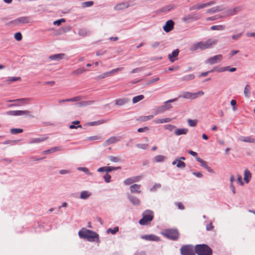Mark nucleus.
Returning <instances> with one entry per match:
<instances>
[{
    "instance_id": "obj_1",
    "label": "nucleus",
    "mask_w": 255,
    "mask_h": 255,
    "mask_svg": "<svg viewBox=\"0 0 255 255\" xmlns=\"http://www.w3.org/2000/svg\"><path fill=\"white\" fill-rule=\"evenodd\" d=\"M78 234L81 238L86 239L89 242H99L98 234L92 230L83 228L79 231Z\"/></svg>"
},
{
    "instance_id": "obj_2",
    "label": "nucleus",
    "mask_w": 255,
    "mask_h": 255,
    "mask_svg": "<svg viewBox=\"0 0 255 255\" xmlns=\"http://www.w3.org/2000/svg\"><path fill=\"white\" fill-rule=\"evenodd\" d=\"M195 251L198 255H212V250L207 245H197L195 247Z\"/></svg>"
},
{
    "instance_id": "obj_3",
    "label": "nucleus",
    "mask_w": 255,
    "mask_h": 255,
    "mask_svg": "<svg viewBox=\"0 0 255 255\" xmlns=\"http://www.w3.org/2000/svg\"><path fill=\"white\" fill-rule=\"evenodd\" d=\"M153 217V212L149 210H146L142 214V218L139 221V224L146 225L148 222L152 220Z\"/></svg>"
},
{
    "instance_id": "obj_4",
    "label": "nucleus",
    "mask_w": 255,
    "mask_h": 255,
    "mask_svg": "<svg viewBox=\"0 0 255 255\" xmlns=\"http://www.w3.org/2000/svg\"><path fill=\"white\" fill-rule=\"evenodd\" d=\"M181 255H195V248L192 245H187L183 246L180 249Z\"/></svg>"
},
{
    "instance_id": "obj_5",
    "label": "nucleus",
    "mask_w": 255,
    "mask_h": 255,
    "mask_svg": "<svg viewBox=\"0 0 255 255\" xmlns=\"http://www.w3.org/2000/svg\"><path fill=\"white\" fill-rule=\"evenodd\" d=\"M204 94V93L202 91H199L196 93L184 92L181 97L184 99L194 100L199 96H203Z\"/></svg>"
},
{
    "instance_id": "obj_6",
    "label": "nucleus",
    "mask_w": 255,
    "mask_h": 255,
    "mask_svg": "<svg viewBox=\"0 0 255 255\" xmlns=\"http://www.w3.org/2000/svg\"><path fill=\"white\" fill-rule=\"evenodd\" d=\"M176 101L177 99H173L165 102L164 105L158 107L156 111V114L163 113L165 111L172 108V106L171 104H170V103L171 102H175Z\"/></svg>"
},
{
    "instance_id": "obj_7",
    "label": "nucleus",
    "mask_w": 255,
    "mask_h": 255,
    "mask_svg": "<svg viewBox=\"0 0 255 255\" xmlns=\"http://www.w3.org/2000/svg\"><path fill=\"white\" fill-rule=\"evenodd\" d=\"M164 236L173 240H177L179 238V233L177 230L169 229L165 230L163 233Z\"/></svg>"
},
{
    "instance_id": "obj_8",
    "label": "nucleus",
    "mask_w": 255,
    "mask_h": 255,
    "mask_svg": "<svg viewBox=\"0 0 255 255\" xmlns=\"http://www.w3.org/2000/svg\"><path fill=\"white\" fill-rule=\"evenodd\" d=\"M216 43L217 40L209 39L206 41H201L198 42V45H199V49L204 50L211 47L212 45L215 44Z\"/></svg>"
},
{
    "instance_id": "obj_9",
    "label": "nucleus",
    "mask_w": 255,
    "mask_h": 255,
    "mask_svg": "<svg viewBox=\"0 0 255 255\" xmlns=\"http://www.w3.org/2000/svg\"><path fill=\"white\" fill-rule=\"evenodd\" d=\"M223 59V56L218 54L208 58L205 61V63L209 65H213L221 62Z\"/></svg>"
},
{
    "instance_id": "obj_10",
    "label": "nucleus",
    "mask_w": 255,
    "mask_h": 255,
    "mask_svg": "<svg viewBox=\"0 0 255 255\" xmlns=\"http://www.w3.org/2000/svg\"><path fill=\"white\" fill-rule=\"evenodd\" d=\"M200 18L201 15L199 14L195 13L185 16L184 17H182V20L184 22L188 23L191 21L198 20Z\"/></svg>"
},
{
    "instance_id": "obj_11",
    "label": "nucleus",
    "mask_w": 255,
    "mask_h": 255,
    "mask_svg": "<svg viewBox=\"0 0 255 255\" xmlns=\"http://www.w3.org/2000/svg\"><path fill=\"white\" fill-rule=\"evenodd\" d=\"M216 3L215 0H212L209 2H206L205 3H203L202 4H195L192 5L189 7V10H194L196 9H200L202 8H204L206 7L210 6Z\"/></svg>"
},
{
    "instance_id": "obj_12",
    "label": "nucleus",
    "mask_w": 255,
    "mask_h": 255,
    "mask_svg": "<svg viewBox=\"0 0 255 255\" xmlns=\"http://www.w3.org/2000/svg\"><path fill=\"white\" fill-rule=\"evenodd\" d=\"M30 21V18L28 16H22L18 17L14 20L12 21L11 23L14 25H18L20 24H26Z\"/></svg>"
},
{
    "instance_id": "obj_13",
    "label": "nucleus",
    "mask_w": 255,
    "mask_h": 255,
    "mask_svg": "<svg viewBox=\"0 0 255 255\" xmlns=\"http://www.w3.org/2000/svg\"><path fill=\"white\" fill-rule=\"evenodd\" d=\"M121 139V137L120 136H112L104 142V146H107L116 143V142L120 141Z\"/></svg>"
},
{
    "instance_id": "obj_14",
    "label": "nucleus",
    "mask_w": 255,
    "mask_h": 255,
    "mask_svg": "<svg viewBox=\"0 0 255 255\" xmlns=\"http://www.w3.org/2000/svg\"><path fill=\"white\" fill-rule=\"evenodd\" d=\"M174 24V22L172 20L167 21L165 25L163 27V30L166 32H170L173 29Z\"/></svg>"
},
{
    "instance_id": "obj_15",
    "label": "nucleus",
    "mask_w": 255,
    "mask_h": 255,
    "mask_svg": "<svg viewBox=\"0 0 255 255\" xmlns=\"http://www.w3.org/2000/svg\"><path fill=\"white\" fill-rule=\"evenodd\" d=\"M48 137L46 135L42 136L40 137L33 138L30 139L29 143H38L43 142L47 139Z\"/></svg>"
},
{
    "instance_id": "obj_16",
    "label": "nucleus",
    "mask_w": 255,
    "mask_h": 255,
    "mask_svg": "<svg viewBox=\"0 0 255 255\" xmlns=\"http://www.w3.org/2000/svg\"><path fill=\"white\" fill-rule=\"evenodd\" d=\"M129 6V4L127 2H121L117 4L115 7L114 9L116 10H121L128 8Z\"/></svg>"
},
{
    "instance_id": "obj_17",
    "label": "nucleus",
    "mask_w": 255,
    "mask_h": 255,
    "mask_svg": "<svg viewBox=\"0 0 255 255\" xmlns=\"http://www.w3.org/2000/svg\"><path fill=\"white\" fill-rule=\"evenodd\" d=\"M120 167H112V166H105L100 167L98 169V171L102 172V171H106L107 172H111L113 170H116L117 169H120Z\"/></svg>"
},
{
    "instance_id": "obj_18",
    "label": "nucleus",
    "mask_w": 255,
    "mask_h": 255,
    "mask_svg": "<svg viewBox=\"0 0 255 255\" xmlns=\"http://www.w3.org/2000/svg\"><path fill=\"white\" fill-rule=\"evenodd\" d=\"M140 185L134 184L130 186V190L131 193L139 194L141 193Z\"/></svg>"
},
{
    "instance_id": "obj_19",
    "label": "nucleus",
    "mask_w": 255,
    "mask_h": 255,
    "mask_svg": "<svg viewBox=\"0 0 255 255\" xmlns=\"http://www.w3.org/2000/svg\"><path fill=\"white\" fill-rule=\"evenodd\" d=\"M65 57V54L60 53L50 56L49 57V59L51 60L59 61V60L64 59Z\"/></svg>"
},
{
    "instance_id": "obj_20",
    "label": "nucleus",
    "mask_w": 255,
    "mask_h": 255,
    "mask_svg": "<svg viewBox=\"0 0 255 255\" xmlns=\"http://www.w3.org/2000/svg\"><path fill=\"white\" fill-rule=\"evenodd\" d=\"M25 116L27 117H29L31 118H33L34 116L31 115V112L30 111L25 110V111H22V110H17V116Z\"/></svg>"
},
{
    "instance_id": "obj_21",
    "label": "nucleus",
    "mask_w": 255,
    "mask_h": 255,
    "mask_svg": "<svg viewBox=\"0 0 255 255\" xmlns=\"http://www.w3.org/2000/svg\"><path fill=\"white\" fill-rule=\"evenodd\" d=\"M179 52V50L176 49L173 51L171 54L168 55V58L171 62H173L175 60L176 58L178 55Z\"/></svg>"
},
{
    "instance_id": "obj_22",
    "label": "nucleus",
    "mask_w": 255,
    "mask_h": 255,
    "mask_svg": "<svg viewBox=\"0 0 255 255\" xmlns=\"http://www.w3.org/2000/svg\"><path fill=\"white\" fill-rule=\"evenodd\" d=\"M172 164L173 165L176 164V166L179 168H184L186 166L185 163L181 160H179L178 159H176L175 160H174Z\"/></svg>"
},
{
    "instance_id": "obj_23",
    "label": "nucleus",
    "mask_w": 255,
    "mask_h": 255,
    "mask_svg": "<svg viewBox=\"0 0 255 255\" xmlns=\"http://www.w3.org/2000/svg\"><path fill=\"white\" fill-rule=\"evenodd\" d=\"M141 238L142 239H144L145 240L147 241H158L159 238L156 236H154L153 235H144L141 236Z\"/></svg>"
},
{
    "instance_id": "obj_24",
    "label": "nucleus",
    "mask_w": 255,
    "mask_h": 255,
    "mask_svg": "<svg viewBox=\"0 0 255 255\" xmlns=\"http://www.w3.org/2000/svg\"><path fill=\"white\" fill-rule=\"evenodd\" d=\"M129 102V99L128 98H123L117 99L115 100V104L119 106H121L125 105Z\"/></svg>"
},
{
    "instance_id": "obj_25",
    "label": "nucleus",
    "mask_w": 255,
    "mask_h": 255,
    "mask_svg": "<svg viewBox=\"0 0 255 255\" xmlns=\"http://www.w3.org/2000/svg\"><path fill=\"white\" fill-rule=\"evenodd\" d=\"M240 140L241 141L245 142L255 143V138L252 136H241L240 138Z\"/></svg>"
},
{
    "instance_id": "obj_26",
    "label": "nucleus",
    "mask_w": 255,
    "mask_h": 255,
    "mask_svg": "<svg viewBox=\"0 0 255 255\" xmlns=\"http://www.w3.org/2000/svg\"><path fill=\"white\" fill-rule=\"evenodd\" d=\"M188 131V129L186 128H177L174 130V134L176 135H180L182 134H186Z\"/></svg>"
},
{
    "instance_id": "obj_27",
    "label": "nucleus",
    "mask_w": 255,
    "mask_h": 255,
    "mask_svg": "<svg viewBox=\"0 0 255 255\" xmlns=\"http://www.w3.org/2000/svg\"><path fill=\"white\" fill-rule=\"evenodd\" d=\"M171 119L169 118H164V119H155L153 121V122L155 124H163L166 123H169L171 121Z\"/></svg>"
},
{
    "instance_id": "obj_28",
    "label": "nucleus",
    "mask_w": 255,
    "mask_h": 255,
    "mask_svg": "<svg viewBox=\"0 0 255 255\" xmlns=\"http://www.w3.org/2000/svg\"><path fill=\"white\" fill-rule=\"evenodd\" d=\"M128 198L131 203L134 205H138L140 204V200L135 196H129Z\"/></svg>"
},
{
    "instance_id": "obj_29",
    "label": "nucleus",
    "mask_w": 255,
    "mask_h": 255,
    "mask_svg": "<svg viewBox=\"0 0 255 255\" xmlns=\"http://www.w3.org/2000/svg\"><path fill=\"white\" fill-rule=\"evenodd\" d=\"M87 70L85 68H84L83 67H81V68H79L76 69V70L72 71L71 72V74L74 76H77V75H79L80 74H81L84 73Z\"/></svg>"
},
{
    "instance_id": "obj_30",
    "label": "nucleus",
    "mask_w": 255,
    "mask_h": 255,
    "mask_svg": "<svg viewBox=\"0 0 255 255\" xmlns=\"http://www.w3.org/2000/svg\"><path fill=\"white\" fill-rule=\"evenodd\" d=\"M138 180V177H134L132 178H129L126 179L124 182L125 185H130L133 183V182L137 181Z\"/></svg>"
},
{
    "instance_id": "obj_31",
    "label": "nucleus",
    "mask_w": 255,
    "mask_h": 255,
    "mask_svg": "<svg viewBox=\"0 0 255 255\" xmlns=\"http://www.w3.org/2000/svg\"><path fill=\"white\" fill-rule=\"evenodd\" d=\"M30 101H31V99L30 98H21V99H16V100H9L8 102H15V101H19L21 102L20 105H24L26 103H28Z\"/></svg>"
},
{
    "instance_id": "obj_32",
    "label": "nucleus",
    "mask_w": 255,
    "mask_h": 255,
    "mask_svg": "<svg viewBox=\"0 0 255 255\" xmlns=\"http://www.w3.org/2000/svg\"><path fill=\"white\" fill-rule=\"evenodd\" d=\"M61 150V148L60 147H54L51 148L49 149L44 151L43 152V154H45L51 153H53V152L57 151H60Z\"/></svg>"
},
{
    "instance_id": "obj_33",
    "label": "nucleus",
    "mask_w": 255,
    "mask_h": 255,
    "mask_svg": "<svg viewBox=\"0 0 255 255\" xmlns=\"http://www.w3.org/2000/svg\"><path fill=\"white\" fill-rule=\"evenodd\" d=\"M91 195V193L88 191H83L80 194V198L87 199Z\"/></svg>"
},
{
    "instance_id": "obj_34",
    "label": "nucleus",
    "mask_w": 255,
    "mask_h": 255,
    "mask_svg": "<svg viewBox=\"0 0 255 255\" xmlns=\"http://www.w3.org/2000/svg\"><path fill=\"white\" fill-rule=\"evenodd\" d=\"M223 9L222 7L220 6H217L209 9L207 10V13H214L220 11H221Z\"/></svg>"
},
{
    "instance_id": "obj_35",
    "label": "nucleus",
    "mask_w": 255,
    "mask_h": 255,
    "mask_svg": "<svg viewBox=\"0 0 255 255\" xmlns=\"http://www.w3.org/2000/svg\"><path fill=\"white\" fill-rule=\"evenodd\" d=\"M82 126L80 125V121H75L72 123V125L69 126L70 129L82 128Z\"/></svg>"
},
{
    "instance_id": "obj_36",
    "label": "nucleus",
    "mask_w": 255,
    "mask_h": 255,
    "mask_svg": "<svg viewBox=\"0 0 255 255\" xmlns=\"http://www.w3.org/2000/svg\"><path fill=\"white\" fill-rule=\"evenodd\" d=\"M153 118V115H149V116H140V117H139L138 119H137V120L141 122H146L149 120L152 119Z\"/></svg>"
},
{
    "instance_id": "obj_37",
    "label": "nucleus",
    "mask_w": 255,
    "mask_h": 255,
    "mask_svg": "<svg viewBox=\"0 0 255 255\" xmlns=\"http://www.w3.org/2000/svg\"><path fill=\"white\" fill-rule=\"evenodd\" d=\"M166 159V157L162 155H158L154 157L153 160L155 162H162Z\"/></svg>"
},
{
    "instance_id": "obj_38",
    "label": "nucleus",
    "mask_w": 255,
    "mask_h": 255,
    "mask_svg": "<svg viewBox=\"0 0 255 255\" xmlns=\"http://www.w3.org/2000/svg\"><path fill=\"white\" fill-rule=\"evenodd\" d=\"M251 178V173L248 170H246L244 172V180L246 182L248 183L249 179Z\"/></svg>"
},
{
    "instance_id": "obj_39",
    "label": "nucleus",
    "mask_w": 255,
    "mask_h": 255,
    "mask_svg": "<svg viewBox=\"0 0 255 255\" xmlns=\"http://www.w3.org/2000/svg\"><path fill=\"white\" fill-rule=\"evenodd\" d=\"M144 97L142 95H140L135 97H134L132 98V101L133 104H135L144 99Z\"/></svg>"
},
{
    "instance_id": "obj_40",
    "label": "nucleus",
    "mask_w": 255,
    "mask_h": 255,
    "mask_svg": "<svg viewBox=\"0 0 255 255\" xmlns=\"http://www.w3.org/2000/svg\"><path fill=\"white\" fill-rule=\"evenodd\" d=\"M225 28V26L223 25H213L210 27L212 30H223Z\"/></svg>"
},
{
    "instance_id": "obj_41",
    "label": "nucleus",
    "mask_w": 255,
    "mask_h": 255,
    "mask_svg": "<svg viewBox=\"0 0 255 255\" xmlns=\"http://www.w3.org/2000/svg\"><path fill=\"white\" fill-rule=\"evenodd\" d=\"M80 100H81V97L78 96V97H74L72 98L63 100L62 101H59V103L64 102H77V101H80Z\"/></svg>"
},
{
    "instance_id": "obj_42",
    "label": "nucleus",
    "mask_w": 255,
    "mask_h": 255,
    "mask_svg": "<svg viewBox=\"0 0 255 255\" xmlns=\"http://www.w3.org/2000/svg\"><path fill=\"white\" fill-rule=\"evenodd\" d=\"M23 132V129L21 128H13L10 129V132L12 134H16Z\"/></svg>"
},
{
    "instance_id": "obj_43",
    "label": "nucleus",
    "mask_w": 255,
    "mask_h": 255,
    "mask_svg": "<svg viewBox=\"0 0 255 255\" xmlns=\"http://www.w3.org/2000/svg\"><path fill=\"white\" fill-rule=\"evenodd\" d=\"M196 159L197 160V161H198L199 162H200L201 163V165L202 166H203V167H204L205 169L206 168H207L208 165L207 164V162L204 160H203L202 159L200 158V157H197L196 158Z\"/></svg>"
},
{
    "instance_id": "obj_44",
    "label": "nucleus",
    "mask_w": 255,
    "mask_h": 255,
    "mask_svg": "<svg viewBox=\"0 0 255 255\" xmlns=\"http://www.w3.org/2000/svg\"><path fill=\"white\" fill-rule=\"evenodd\" d=\"M251 90V87L249 85H246L245 87L244 93L246 97H248L249 96Z\"/></svg>"
},
{
    "instance_id": "obj_45",
    "label": "nucleus",
    "mask_w": 255,
    "mask_h": 255,
    "mask_svg": "<svg viewBox=\"0 0 255 255\" xmlns=\"http://www.w3.org/2000/svg\"><path fill=\"white\" fill-rule=\"evenodd\" d=\"M78 34L79 35H81L82 36H87L88 35L89 31L85 28H82V29H79Z\"/></svg>"
},
{
    "instance_id": "obj_46",
    "label": "nucleus",
    "mask_w": 255,
    "mask_h": 255,
    "mask_svg": "<svg viewBox=\"0 0 255 255\" xmlns=\"http://www.w3.org/2000/svg\"><path fill=\"white\" fill-rule=\"evenodd\" d=\"M104 123H105V121L103 120H102L98 121L90 122L89 123V125L90 126H95L104 124Z\"/></svg>"
},
{
    "instance_id": "obj_47",
    "label": "nucleus",
    "mask_w": 255,
    "mask_h": 255,
    "mask_svg": "<svg viewBox=\"0 0 255 255\" xmlns=\"http://www.w3.org/2000/svg\"><path fill=\"white\" fill-rule=\"evenodd\" d=\"M188 124L190 127H195L197 124V121L196 120L189 119L187 121Z\"/></svg>"
},
{
    "instance_id": "obj_48",
    "label": "nucleus",
    "mask_w": 255,
    "mask_h": 255,
    "mask_svg": "<svg viewBox=\"0 0 255 255\" xmlns=\"http://www.w3.org/2000/svg\"><path fill=\"white\" fill-rule=\"evenodd\" d=\"M119 231V227H116L113 229L109 228L107 230V232L108 233H111L112 234H115Z\"/></svg>"
},
{
    "instance_id": "obj_49",
    "label": "nucleus",
    "mask_w": 255,
    "mask_h": 255,
    "mask_svg": "<svg viewBox=\"0 0 255 255\" xmlns=\"http://www.w3.org/2000/svg\"><path fill=\"white\" fill-rule=\"evenodd\" d=\"M110 76H111L109 72H105V73H102L100 75L98 76L97 77V78L98 79H104L105 78H107V77H108Z\"/></svg>"
},
{
    "instance_id": "obj_50",
    "label": "nucleus",
    "mask_w": 255,
    "mask_h": 255,
    "mask_svg": "<svg viewBox=\"0 0 255 255\" xmlns=\"http://www.w3.org/2000/svg\"><path fill=\"white\" fill-rule=\"evenodd\" d=\"M195 78L194 74H189L183 77V79L185 81H189Z\"/></svg>"
},
{
    "instance_id": "obj_51",
    "label": "nucleus",
    "mask_w": 255,
    "mask_h": 255,
    "mask_svg": "<svg viewBox=\"0 0 255 255\" xmlns=\"http://www.w3.org/2000/svg\"><path fill=\"white\" fill-rule=\"evenodd\" d=\"M109 158L111 161L113 162H118L121 161V159L119 157H115L114 156H110Z\"/></svg>"
},
{
    "instance_id": "obj_52",
    "label": "nucleus",
    "mask_w": 255,
    "mask_h": 255,
    "mask_svg": "<svg viewBox=\"0 0 255 255\" xmlns=\"http://www.w3.org/2000/svg\"><path fill=\"white\" fill-rule=\"evenodd\" d=\"M229 67L227 66V67H221L220 68H216L215 71L218 72H224L226 71H228V70L229 71Z\"/></svg>"
},
{
    "instance_id": "obj_53",
    "label": "nucleus",
    "mask_w": 255,
    "mask_h": 255,
    "mask_svg": "<svg viewBox=\"0 0 255 255\" xmlns=\"http://www.w3.org/2000/svg\"><path fill=\"white\" fill-rule=\"evenodd\" d=\"M124 69V68L123 67H121V68H116V69H113L111 71H109V73L110 74V75L111 76L116 73H117L119 71H121L122 70H123Z\"/></svg>"
},
{
    "instance_id": "obj_54",
    "label": "nucleus",
    "mask_w": 255,
    "mask_h": 255,
    "mask_svg": "<svg viewBox=\"0 0 255 255\" xmlns=\"http://www.w3.org/2000/svg\"><path fill=\"white\" fill-rule=\"evenodd\" d=\"M215 70H216V67H214L210 71L201 73L199 76L200 77H205V76H207L209 73H211V72H214V71H215Z\"/></svg>"
},
{
    "instance_id": "obj_55",
    "label": "nucleus",
    "mask_w": 255,
    "mask_h": 255,
    "mask_svg": "<svg viewBox=\"0 0 255 255\" xmlns=\"http://www.w3.org/2000/svg\"><path fill=\"white\" fill-rule=\"evenodd\" d=\"M94 2L93 1H86L82 3V6L83 7H90L93 5Z\"/></svg>"
},
{
    "instance_id": "obj_56",
    "label": "nucleus",
    "mask_w": 255,
    "mask_h": 255,
    "mask_svg": "<svg viewBox=\"0 0 255 255\" xmlns=\"http://www.w3.org/2000/svg\"><path fill=\"white\" fill-rule=\"evenodd\" d=\"M148 144L144 143H139L136 145V147L142 149H146L148 148Z\"/></svg>"
},
{
    "instance_id": "obj_57",
    "label": "nucleus",
    "mask_w": 255,
    "mask_h": 255,
    "mask_svg": "<svg viewBox=\"0 0 255 255\" xmlns=\"http://www.w3.org/2000/svg\"><path fill=\"white\" fill-rule=\"evenodd\" d=\"M175 128V126L172 125H166L164 126V128L169 131H172Z\"/></svg>"
},
{
    "instance_id": "obj_58",
    "label": "nucleus",
    "mask_w": 255,
    "mask_h": 255,
    "mask_svg": "<svg viewBox=\"0 0 255 255\" xmlns=\"http://www.w3.org/2000/svg\"><path fill=\"white\" fill-rule=\"evenodd\" d=\"M14 38L17 41H20L22 39V36L20 32H17L14 34Z\"/></svg>"
},
{
    "instance_id": "obj_59",
    "label": "nucleus",
    "mask_w": 255,
    "mask_h": 255,
    "mask_svg": "<svg viewBox=\"0 0 255 255\" xmlns=\"http://www.w3.org/2000/svg\"><path fill=\"white\" fill-rule=\"evenodd\" d=\"M242 36V33H239L235 35H233L232 36V39L234 40H238L240 37Z\"/></svg>"
},
{
    "instance_id": "obj_60",
    "label": "nucleus",
    "mask_w": 255,
    "mask_h": 255,
    "mask_svg": "<svg viewBox=\"0 0 255 255\" xmlns=\"http://www.w3.org/2000/svg\"><path fill=\"white\" fill-rule=\"evenodd\" d=\"M104 180L107 183H109L111 181V176L110 174H109L108 173H106L104 176Z\"/></svg>"
},
{
    "instance_id": "obj_61",
    "label": "nucleus",
    "mask_w": 255,
    "mask_h": 255,
    "mask_svg": "<svg viewBox=\"0 0 255 255\" xmlns=\"http://www.w3.org/2000/svg\"><path fill=\"white\" fill-rule=\"evenodd\" d=\"M65 22V19L64 18H61L60 19H59V20H55L53 22V24L54 25H59L61 24V23L62 22Z\"/></svg>"
},
{
    "instance_id": "obj_62",
    "label": "nucleus",
    "mask_w": 255,
    "mask_h": 255,
    "mask_svg": "<svg viewBox=\"0 0 255 255\" xmlns=\"http://www.w3.org/2000/svg\"><path fill=\"white\" fill-rule=\"evenodd\" d=\"M78 169L79 170L83 171L89 175H91V173L89 172L88 169L86 167H79Z\"/></svg>"
},
{
    "instance_id": "obj_63",
    "label": "nucleus",
    "mask_w": 255,
    "mask_h": 255,
    "mask_svg": "<svg viewBox=\"0 0 255 255\" xmlns=\"http://www.w3.org/2000/svg\"><path fill=\"white\" fill-rule=\"evenodd\" d=\"M149 130V128L147 127H144L143 128H139L137 129V131L139 132H145Z\"/></svg>"
},
{
    "instance_id": "obj_64",
    "label": "nucleus",
    "mask_w": 255,
    "mask_h": 255,
    "mask_svg": "<svg viewBox=\"0 0 255 255\" xmlns=\"http://www.w3.org/2000/svg\"><path fill=\"white\" fill-rule=\"evenodd\" d=\"M198 49H199V45H198V42L193 45L190 48V50L191 51H195L197 50Z\"/></svg>"
}]
</instances>
